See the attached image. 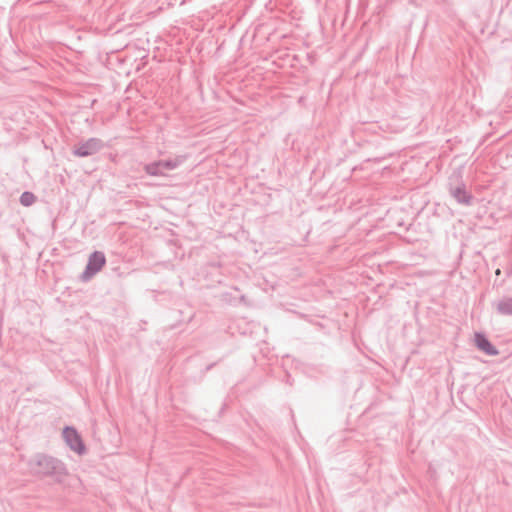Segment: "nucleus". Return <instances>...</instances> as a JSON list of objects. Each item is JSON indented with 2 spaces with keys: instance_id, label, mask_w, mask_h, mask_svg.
<instances>
[{
  "instance_id": "nucleus-1",
  "label": "nucleus",
  "mask_w": 512,
  "mask_h": 512,
  "mask_svg": "<svg viewBox=\"0 0 512 512\" xmlns=\"http://www.w3.org/2000/svg\"><path fill=\"white\" fill-rule=\"evenodd\" d=\"M177 166L176 161H159L145 166V171L151 176H164L166 171L172 170Z\"/></svg>"
},
{
  "instance_id": "nucleus-2",
  "label": "nucleus",
  "mask_w": 512,
  "mask_h": 512,
  "mask_svg": "<svg viewBox=\"0 0 512 512\" xmlns=\"http://www.w3.org/2000/svg\"><path fill=\"white\" fill-rule=\"evenodd\" d=\"M105 264V257L100 252H95L89 258V262L87 264L86 270L84 272V278L88 279L92 277L95 273L101 270V268Z\"/></svg>"
},
{
  "instance_id": "nucleus-3",
  "label": "nucleus",
  "mask_w": 512,
  "mask_h": 512,
  "mask_svg": "<svg viewBox=\"0 0 512 512\" xmlns=\"http://www.w3.org/2000/svg\"><path fill=\"white\" fill-rule=\"evenodd\" d=\"M64 438L68 445L76 451L77 453L81 454L85 451V447L82 443V440L78 433L73 428H66L64 430Z\"/></svg>"
},
{
  "instance_id": "nucleus-4",
  "label": "nucleus",
  "mask_w": 512,
  "mask_h": 512,
  "mask_svg": "<svg viewBox=\"0 0 512 512\" xmlns=\"http://www.w3.org/2000/svg\"><path fill=\"white\" fill-rule=\"evenodd\" d=\"M475 342H476V345L478 346V348L481 349L482 351H484L485 353L490 354V355L497 354V351L495 350V348L490 344V342L483 335L477 334L475 336Z\"/></svg>"
},
{
  "instance_id": "nucleus-5",
  "label": "nucleus",
  "mask_w": 512,
  "mask_h": 512,
  "mask_svg": "<svg viewBox=\"0 0 512 512\" xmlns=\"http://www.w3.org/2000/svg\"><path fill=\"white\" fill-rule=\"evenodd\" d=\"M21 203L25 206H29L35 201V196L30 192H25L21 196Z\"/></svg>"
},
{
  "instance_id": "nucleus-6",
  "label": "nucleus",
  "mask_w": 512,
  "mask_h": 512,
  "mask_svg": "<svg viewBox=\"0 0 512 512\" xmlns=\"http://www.w3.org/2000/svg\"><path fill=\"white\" fill-rule=\"evenodd\" d=\"M499 309L505 314H512V299L500 304Z\"/></svg>"
}]
</instances>
